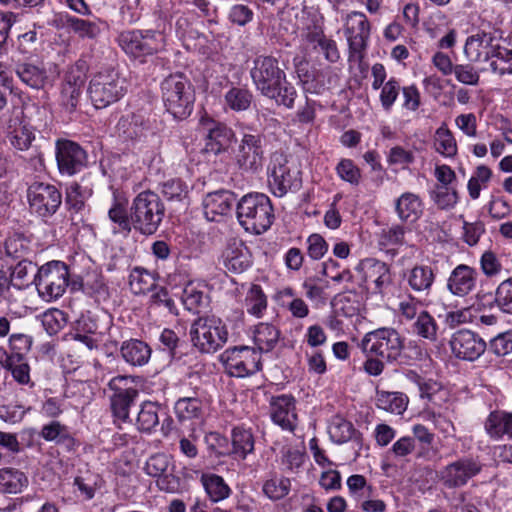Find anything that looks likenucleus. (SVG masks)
<instances>
[{
  "mask_svg": "<svg viewBox=\"0 0 512 512\" xmlns=\"http://www.w3.org/2000/svg\"><path fill=\"white\" fill-rule=\"evenodd\" d=\"M364 275V281L368 286L373 285V290L383 293L391 284L392 278L389 267L382 261L365 259L360 265Z\"/></svg>",
  "mask_w": 512,
  "mask_h": 512,
  "instance_id": "nucleus-24",
  "label": "nucleus"
},
{
  "mask_svg": "<svg viewBox=\"0 0 512 512\" xmlns=\"http://www.w3.org/2000/svg\"><path fill=\"white\" fill-rule=\"evenodd\" d=\"M117 41L121 49L134 58L162 52L167 46L166 35L156 30H125L118 35Z\"/></svg>",
  "mask_w": 512,
  "mask_h": 512,
  "instance_id": "nucleus-7",
  "label": "nucleus"
},
{
  "mask_svg": "<svg viewBox=\"0 0 512 512\" xmlns=\"http://www.w3.org/2000/svg\"><path fill=\"white\" fill-rule=\"evenodd\" d=\"M56 160L61 174L72 176L87 164V154L77 143L70 140L56 142Z\"/></svg>",
  "mask_w": 512,
  "mask_h": 512,
  "instance_id": "nucleus-17",
  "label": "nucleus"
},
{
  "mask_svg": "<svg viewBox=\"0 0 512 512\" xmlns=\"http://www.w3.org/2000/svg\"><path fill=\"white\" fill-rule=\"evenodd\" d=\"M240 225L253 234L265 232L273 222V208L268 196L262 193L244 195L237 204Z\"/></svg>",
  "mask_w": 512,
  "mask_h": 512,
  "instance_id": "nucleus-4",
  "label": "nucleus"
},
{
  "mask_svg": "<svg viewBox=\"0 0 512 512\" xmlns=\"http://www.w3.org/2000/svg\"><path fill=\"white\" fill-rule=\"evenodd\" d=\"M33 338L24 333H13L8 339V349L0 348V365L11 366L13 361L25 360L31 350Z\"/></svg>",
  "mask_w": 512,
  "mask_h": 512,
  "instance_id": "nucleus-27",
  "label": "nucleus"
},
{
  "mask_svg": "<svg viewBox=\"0 0 512 512\" xmlns=\"http://www.w3.org/2000/svg\"><path fill=\"white\" fill-rule=\"evenodd\" d=\"M256 89L265 97L273 99L278 105L287 108L294 106L297 92L287 81L284 70L278 61L270 56H259L253 62L250 71Z\"/></svg>",
  "mask_w": 512,
  "mask_h": 512,
  "instance_id": "nucleus-1",
  "label": "nucleus"
},
{
  "mask_svg": "<svg viewBox=\"0 0 512 512\" xmlns=\"http://www.w3.org/2000/svg\"><path fill=\"white\" fill-rule=\"evenodd\" d=\"M83 291L97 301L106 300L109 296L108 287L97 272L87 273L82 282Z\"/></svg>",
  "mask_w": 512,
  "mask_h": 512,
  "instance_id": "nucleus-50",
  "label": "nucleus"
},
{
  "mask_svg": "<svg viewBox=\"0 0 512 512\" xmlns=\"http://www.w3.org/2000/svg\"><path fill=\"white\" fill-rule=\"evenodd\" d=\"M174 410L180 422L201 420L203 404L200 399L195 397L180 398L175 403Z\"/></svg>",
  "mask_w": 512,
  "mask_h": 512,
  "instance_id": "nucleus-38",
  "label": "nucleus"
},
{
  "mask_svg": "<svg viewBox=\"0 0 512 512\" xmlns=\"http://www.w3.org/2000/svg\"><path fill=\"white\" fill-rule=\"evenodd\" d=\"M222 358L227 373L239 378L256 373L261 365L259 352L248 346L229 349Z\"/></svg>",
  "mask_w": 512,
  "mask_h": 512,
  "instance_id": "nucleus-14",
  "label": "nucleus"
},
{
  "mask_svg": "<svg viewBox=\"0 0 512 512\" xmlns=\"http://www.w3.org/2000/svg\"><path fill=\"white\" fill-rule=\"evenodd\" d=\"M290 489V479L276 474H273L266 479L262 486L264 495L272 501L283 499L289 494Z\"/></svg>",
  "mask_w": 512,
  "mask_h": 512,
  "instance_id": "nucleus-43",
  "label": "nucleus"
},
{
  "mask_svg": "<svg viewBox=\"0 0 512 512\" xmlns=\"http://www.w3.org/2000/svg\"><path fill=\"white\" fill-rule=\"evenodd\" d=\"M279 329L270 323H259L253 330V341L260 352H269L279 341Z\"/></svg>",
  "mask_w": 512,
  "mask_h": 512,
  "instance_id": "nucleus-37",
  "label": "nucleus"
},
{
  "mask_svg": "<svg viewBox=\"0 0 512 512\" xmlns=\"http://www.w3.org/2000/svg\"><path fill=\"white\" fill-rule=\"evenodd\" d=\"M20 80L33 89H42L53 81L42 64L22 63L16 68Z\"/></svg>",
  "mask_w": 512,
  "mask_h": 512,
  "instance_id": "nucleus-30",
  "label": "nucleus"
},
{
  "mask_svg": "<svg viewBox=\"0 0 512 512\" xmlns=\"http://www.w3.org/2000/svg\"><path fill=\"white\" fill-rule=\"evenodd\" d=\"M360 347L367 356L392 362L402 354L404 339L394 328L382 327L366 333Z\"/></svg>",
  "mask_w": 512,
  "mask_h": 512,
  "instance_id": "nucleus-6",
  "label": "nucleus"
},
{
  "mask_svg": "<svg viewBox=\"0 0 512 512\" xmlns=\"http://www.w3.org/2000/svg\"><path fill=\"white\" fill-rule=\"evenodd\" d=\"M29 484L28 477L24 472L13 467L0 469V493L19 494Z\"/></svg>",
  "mask_w": 512,
  "mask_h": 512,
  "instance_id": "nucleus-33",
  "label": "nucleus"
},
{
  "mask_svg": "<svg viewBox=\"0 0 512 512\" xmlns=\"http://www.w3.org/2000/svg\"><path fill=\"white\" fill-rule=\"evenodd\" d=\"M263 138L260 134L244 133L233 151L235 165L245 173H256L264 165Z\"/></svg>",
  "mask_w": 512,
  "mask_h": 512,
  "instance_id": "nucleus-12",
  "label": "nucleus"
},
{
  "mask_svg": "<svg viewBox=\"0 0 512 512\" xmlns=\"http://www.w3.org/2000/svg\"><path fill=\"white\" fill-rule=\"evenodd\" d=\"M247 312L257 318H261L267 310V297L259 285H252L245 297Z\"/></svg>",
  "mask_w": 512,
  "mask_h": 512,
  "instance_id": "nucleus-48",
  "label": "nucleus"
},
{
  "mask_svg": "<svg viewBox=\"0 0 512 512\" xmlns=\"http://www.w3.org/2000/svg\"><path fill=\"white\" fill-rule=\"evenodd\" d=\"M495 303L501 311L512 314V277L503 280L496 288Z\"/></svg>",
  "mask_w": 512,
  "mask_h": 512,
  "instance_id": "nucleus-61",
  "label": "nucleus"
},
{
  "mask_svg": "<svg viewBox=\"0 0 512 512\" xmlns=\"http://www.w3.org/2000/svg\"><path fill=\"white\" fill-rule=\"evenodd\" d=\"M200 129L205 135L206 151L214 154L225 152L235 139L231 128L208 117L201 118Z\"/></svg>",
  "mask_w": 512,
  "mask_h": 512,
  "instance_id": "nucleus-18",
  "label": "nucleus"
},
{
  "mask_svg": "<svg viewBox=\"0 0 512 512\" xmlns=\"http://www.w3.org/2000/svg\"><path fill=\"white\" fill-rule=\"evenodd\" d=\"M193 346L202 353H214L228 341V329L223 320L214 315L199 317L190 327Z\"/></svg>",
  "mask_w": 512,
  "mask_h": 512,
  "instance_id": "nucleus-5",
  "label": "nucleus"
},
{
  "mask_svg": "<svg viewBox=\"0 0 512 512\" xmlns=\"http://www.w3.org/2000/svg\"><path fill=\"white\" fill-rule=\"evenodd\" d=\"M376 405L387 412L401 415L408 405V398L399 392L380 391L377 393Z\"/></svg>",
  "mask_w": 512,
  "mask_h": 512,
  "instance_id": "nucleus-40",
  "label": "nucleus"
},
{
  "mask_svg": "<svg viewBox=\"0 0 512 512\" xmlns=\"http://www.w3.org/2000/svg\"><path fill=\"white\" fill-rule=\"evenodd\" d=\"M184 307L193 313L207 304V296L199 283L187 282L181 292Z\"/></svg>",
  "mask_w": 512,
  "mask_h": 512,
  "instance_id": "nucleus-39",
  "label": "nucleus"
},
{
  "mask_svg": "<svg viewBox=\"0 0 512 512\" xmlns=\"http://www.w3.org/2000/svg\"><path fill=\"white\" fill-rule=\"evenodd\" d=\"M92 191L87 186L72 182L66 190V203L76 212L83 209L85 201L91 196Z\"/></svg>",
  "mask_w": 512,
  "mask_h": 512,
  "instance_id": "nucleus-55",
  "label": "nucleus"
},
{
  "mask_svg": "<svg viewBox=\"0 0 512 512\" xmlns=\"http://www.w3.org/2000/svg\"><path fill=\"white\" fill-rule=\"evenodd\" d=\"M235 200L234 194L226 190L207 194L203 200V211L206 219L208 221H220L224 216L230 214Z\"/></svg>",
  "mask_w": 512,
  "mask_h": 512,
  "instance_id": "nucleus-21",
  "label": "nucleus"
},
{
  "mask_svg": "<svg viewBox=\"0 0 512 512\" xmlns=\"http://www.w3.org/2000/svg\"><path fill=\"white\" fill-rule=\"evenodd\" d=\"M344 32L349 48L353 53L365 49L370 35V25L366 16L361 12H352L347 15Z\"/></svg>",
  "mask_w": 512,
  "mask_h": 512,
  "instance_id": "nucleus-20",
  "label": "nucleus"
},
{
  "mask_svg": "<svg viewBox=\"0 0 512 512\" xmlns=\"http://www.w3.org/2000/svg\"><path fill=\"white\" fill-rule=\"evenodd\" d=\"M420 416L424 421L431 422L434 427L444 435V437L447 438L455 436L456 429L451 420L450 408L448 405H427V407L421 412Z\"/></svg>",
  "mask_w": 512,
  "mask_h": 512,
  "instance_id": "nucleus-29",
  "label": "nucleus"
},
{
  "mask_svg": "<svg viewBox=\"0 0 512 512\" xmlns=\"http://www.w3.org/2000/svg\"><path fill=\"white\" fill-rule=\"evenodd\" d=\"M252 98L249 90L232 87L224 95L225 107L235 112L245 111L250 107Z\"/></svg>",
  "mask_w": 512,
  "mask_h": 512,
  "instance_id": "nucleus-47",
  "label": "nucleus"
},
{
  "mask_svg": "<svg viewBox=\"0 0 512 512\" xmlns=\"http://www.w3.org/2000/svg\"><path fill=\"white\" fill-rule=\"evenodd\" d=\"M413 327L418 336L430 341L437 339V323L427 311H420Z\"/></svg>",
  "mask_w": 512,
  "mask_h": 512,
  "instance_id": "nucleus-56",
  "label": "nucleus"
},
{
  "mask_svg": "<svg viewBox=\"0 0 512 512\" xmlns=\"http://www.w3.org/2000/svg\"><path fill=\"white\" fill-rule=\"evenodd\" d=\"M121 355L132 366H143L151 357V348L143 341L129 340L122 344Z\"/></svg>",
  "mask_w": 512,
  "mask_h": 512,
  "instance_id": "nucleus-36",
  "label": "nucleus"
},
{
  "mask_svg": "<svg viewBox=\"0 0 512 512\" xmlns=\"http://www.w3.org/2000/svg\"><path fill=\"white\" fill-rule=\"evenodd\" d=\"M395 212L405 223H415L424 212V202L413 192H404L395 200Z\"/></svg>",
  "mask_w": 512,
  "mask_h": 512,
  "instance_id": "nucleus-28",
  "label": "nucleus"
},
{
  "mask_svg": "<svg viewBox=\"0 0 512 512\" xmlns=\"http://www.w3.org/2000/svg\"><path fill=\"white\" fill-rule=\"evenodd\" d=\"M407 377L415 381L419 387L420 396L429 399L428 405H437L440 400L446 398L447 393L441 389L440 385L433 381H424L416 373L410 371L407 373Z\"/></svg>",
  "mask_w": 512,
  "mask_h": 512,
  "instance_id": "nucleus-45",
  "label": "nucleus"
},
{
  "mask_svg": "<svg viewBox=\"0 0 512 512\" xmlns=\"http://www.w3.org/2000/svg\"><path fill=\"white\" fill-rule=\"evenodd\" d=\"M158 410V405L151 401L142 403L136 419L138 429L151 432L159 423Z\"/></svg>",
  "mask_w": 512,
  "mask_h": 512,
  "instance_id": "nucleus-51",
  "label": "nucleus"
},
{
  "mask_svg": "<svg viewBox=\"0 0 512 512\" xmlns=\"http://www.w3.org/2000/svg\"><path fill=\"white\" fill-rule=\"evenodd\" d=\"M434 147L439 154L446 158L454 157L457 154V142L445 123L435 132Z\"/></svg>",
  "mask_w": 512,
  "mask_h": 512,
  "instance_id": "nucleus-42",
  "label": "nucleus"
},
{
  "mask_svg": "<svg viewBox=\"0 0 512 512\" xmlns=\"http://www.w3.org/2000/svg\"><path fill=\"white\" fill-rule=\"evenodd\" d=\"M164 106L174 118L184 119L193 110L195 101L194 87L183 73L167 76L161 83Z\"/></svg>",
  "mask_w": 512,
  "mask_h": 512,
  "instance_id": "nucleus-3",
  "label": "nucleus"
},
{
  "mask_svg": "<svg viewBox=\"0 0 512 512\" xmlns=\"http://www.w3.org/2000/svg\"><path fill=\"white\" fill-rule=\"evenodd\" d=\"M37 267L31 261L21 260L13 268L10 275L11 284L22 289L29 284L34 283V277L37 273Z\"/></svg>",
  "mask_w": 512,
  "mask_h": 512,
  "instance_id": "nucleus-44",
  "label": "nucleus"
},
{
  "mask_svg": "<svg viewBox=\"0 0 512 512\" xmlns=\"http://www.w3.org/2000/svg\"><path fill=\"white\" fill-rule=\"evenodd\" d=\"M275 300L280 307L289 311L294 318L303 319L309 315L308 304L290 287L277 291Z\"/></svg>",
  "mask_w": 512,
  "mask_h": 512,
  "instance_id": "nucleus-31",
  "label": "nucleus"
},
{
  "mask_svg": "<svg viewBox=\"0 0 512 512\" xmlns=\"http://www.w3.org/2000/svg\"><path fill=\"white\" fill-rule=\"evenodd\" d=\"M188 186L180 179H171L163 184L162 193L169 201H183L188 195Z\"/></svg>",
  "mask_w": 512,
  "mask_h": 512,
  "instance_id": "nucleus-62",
  "label": "nucleus"
},
{
  "mask_svg": "<svg viewBox=\"0 0 512 512\" xmlns=\"http://www.w3.org/2000/svg\"><path fill=\"white\" fill-rule=\"evenodd\" d=\"M41 322L45 331L49 335H55L64 327L66 319L61 310L54 308L49 309L42 314Z\"/></svg>",
  "mask_w": 512,
  "mask_h": 512,
  "instance_id": "nucleus-59",
  "label": "nucleus"
},
{
  "mask_svg": "<svg viewBox=\"0 0 512 512\" xmlns=\"http://www.w3.org/2000/svg\"><path fill=\"white\" fill-rule=\"evenodd\" d=\"M201 484L213 503H218L230 497L232 490L223 477L214 473H202Z\"/></svg>",
  "mask_w": 512,
  "mask_h": 512,
  "instance_id": "nucleus-34",
  "label": "nucleus"
},
{
  "mask_svg": "<svg viewBox=\"0 0 512 512\" xmlns=\"http://www.w3.org/2000/svg\"><path fill=\"white\" fill-rule=\"evenodd\" d=\"M5 252L12 258H22L31 252V241L22 234L15 233L5 240Z\"/></svg>",
  "mask_w": 512,
  "mask_h": 512,
  "instance_id": "nucleus-54",
  "label": "nucleus"
},
{
  "mask_svg": "<svg viewBox=\"0 0 512 512\" xmlns=\"http://www.w3.org/2000/svg\"><path fill=\"white\" fill-rule=\"evenodd\" d=\"M429 196L432 203L440 210H452L459 202V195L454 186H434Z\"/></svg>",
  "mask_w": 512,
  "mask_h": 512,
  "instance_id": "nucleus-41",
  "label": "nucleus"
},
{
  "mask_svg": "<svg viewBox=\"0 0 512 512\" xmlns=\"http://www.w3.org/2000/svg\"><path fill=\"white\" fill-rule=\"evenodd\" d=\"M330 439L336 444H344L354 438L353 424L340 416L334 417L328 427Z\"/></svg>",
  "mask_w": 512,
  "mask_h": 512,
  "instance_id": "nucleus-46",
  "label": "nucleus"
},
{
  "mask_svg": "<svg viewBox=\"0 0 512 512\" xmlns=\"http://www.w3.org/2000/svg\"><path fill=\"white\" fill-rule=\"evenodd\" d=\"M129 284L135 294H143L154 287L155 280L147 271L136 268L130 274Z\"/></svg>",
  "mask_w": 512,
  "mask_h": 512,
  "instance_id": "nucleus-58",
  "label": "nucleus"
},
{
  "mask_svg": "<svg viewBox=\"0 0 512 512\" xmlns=\"http://www.w3.org/2000/svg\"><path fill=\"white\" fill-rule=\"evenodd\" d=\"M68 280L69 272L66 264L61 261H51L38 268L34 284L39 296L51 302L64 294Z\"/></svg>",
  "mask_w": 512,
  "mask_h": 512,
  "instance_id": "nucleus-10",
  "label": "nucleus"
},
{
  "mask_svg": "<svg viewBox=\"0 0 512 512\" xmlns=\"http://www.w3.org/2000/svg\"><path fill=\"white\" fill-rule=\"evenodd\" d=\"M408 286L416 293H429L435 281V273L428 265H415L405 273Z\"/></svg>",
  "mask_w": 512,
  "mask_h": 512,
  "instance_id": "nucleus-32",
  "label": "nucleus"
},
{
  "mask_svg": "<svg viewBox=\"0 0 512 512\" xmlns=\"http://www.w3.org/2000/svg\"><path fill=\"white\" fill-rule=\"evenodd\" d=\"M482 470L481 463L472 457H462L446 465L440 472L439 478L444 486L457 488L464 486L470 479Z\"/></svg>",
  "mask_w": 512,
  "mask_h": 512,
  "instance_id": "nucleus-16",
  "label": "nucleus"
},
{
  "mask_svg": "<svg viewBox=\"0 0 512 512\" xmlns=\"http://www.w3.org/2000/svg\"><path fill=\"white\" fill-rule=\"evenodd\" d=\"M164 208L157 194L145 191L133 202L131 220L134 227L143 234H153L159 227Z\"/></svg>",
  "mask_w": 512,
  "mask_h": 512,
  "instance_id": "nucleus-9",
  "label": "nucleus"
},
{
  "mask_svg": "<svg viewBox=\"0 0 512 512\" xmlns=\"http://www.w3.org/2000/svg\"><path fill=\"white\" fill-rule=\"evenodd\" d=\"M272 421L282 429L293 431L297 424L295 399L289 395L272 398L270 403Z\"/></svg>",
  "mask_w": 512,
  "mask_h": 512,
  "instance_id": "nucleus-23",
  "label": "nucleus"
},
{
  "mask_svg": "<svg viewBox=\"0 0 512 512\" xmlns=\"http://www.w3.org/2000/svg\"><path fill=\"white\" fill-rule=\"evenodd\" d=\"M134 380L129 376L113 377L109 383V388L114 391L111 397V410L116 420L126 422L129 418V409L138 396V391L129 386Z\"/></svg>",
  "mask_w": 512,
  "mask_h": 512,
  "instance_id": "nucleus-15",
  "label": "nucleus"
},
{
  "mask_svg": "<svg viewBox=\"0 0 512 512\" xmlns=\"http://www.w3.org/2000/svg\"><path fill=\"white\" fill-rule=\"evenodd\" d=\"M233 453L242 459L254 450V438L250 430L236 427L232 431Z\"/></svg>",
  "mask_w": 512,
  "mask_h": 512,
  "instance_id": "nucleus-49",
  "label": "nucleus"
},
{
  "mask_svg": "<svg viewBox=\"0 0 512 512\" xmlns=\"http://www.w3.org/2000/svg\"><path fill=\"white\" fill-rule=\"evenodd\" d=\"M464 56L470 63H486L490 61L491 69L496 72L497 65L494 59L509 64L512 71V49L501 45L500 39L489 32L478 31L467 37Z\"/></svg>",
  "mask_w": 512,
  "mask_h": 512,
  "instance_id": "nucleus-2",
  "label": "nucleus"
},
{
  "mask_svg": "<svg viewBox=\"0 0 512 512\" xmlns=\"http://www.w3.org/2000/svg\"><path fill=\"white\" fill-rule=\"evenodd\" d=\"M336 173L340 179L351 185H358L361 179V171L350 159H342L336 166Z\"/></svg>",
  "mask_w": 512,
  "mask_h": 512,
  "instance_id": "nucleus-63",
  "label": "nucleus"
},
{
  "mask_svg": "<svg viewBox=\"0 0 512 512\" xmlns=\"http://www.w3.org/2000/svg\"><path fill=\"white\" fill-rule=\"evenodd\" d=\"M477 272L474 268L459 264L450 273L447 289L455 296L464 297L476 287Z\"/></svg>",
  "mask_w": 512,
  "mask_h": 512,
  "instance_id": "nucleus-25",
  "label": "nucleus"
},
{
  "mask_svg": "<svg viewBox=\"0 0 512 512\" xmlns=\"http://www.w3.org/2000/svg\"><path fill=\"white\" fill-rule=\"evenodd\" d=\"M304 462L305 453L296 448H287L281 459L284 471L288 473H298Z\"/></svg>",
  "mask_w": 512,
  "mask_h": 512,
  "instance_id": "nucleus-64",
  "label": "nucleus"
},
{
  "mask_svg": "<svg viewBox=\"0 0 512 512\" xmlns=\"http://www.w3.org/2000/svg\"><path fill=\"white\" fill-rule=\"evenodd\" d=\"M491 177L492 171L489 167L480 165L476 168L467 184L468 193L471 199L476 200L479 198L481 190L487 188Z\"/></svg>",
  "mask_w": 512,
  "mask_h": 512,
  "instance_id": "nucleus-53",
  "label": "nucleus"
},
{
  "mask_svg": "<svg viewBox=\"0 0 512 512\" xmlns=\"http://www.w3.org/2000/svg\"><path fill=\"white\" fill-rule=\"evenodd\" d=\"M27 200L32 214L48 218L59 209L62 203V194L52 184L34 182L27 189Z\"/></svg>",
  "mask_w": 512,
  "mask_h": 512,
  "instance_id": "nucleus-13",
  "label": "nucleus"
},
{
  "mask_svg": "<svg viewBox=\"0 0 512 512\" xmlns=\"http://www.w3.org/2000/svg\"><path fill=\"white\" fill-rule=\"evenodd\" d=\"M480 269L487 278H499L503 271L500 258L492 250H486L479 259Z\"/></svg>",
  "mask_w": 512,
  "mask_h": 512,
  "instance_id": "nucleus-57",
  "label": "nucleus"
},
{
  "mask_svg": "<svg viewBox=\"0 0 512 512\" xmlns=\"http://www.w3.org/2000/svg\"><path fill=\"white\" fill-rule=\"evenodd\" d=\"M171 465L167 455L155 454L151 456L145 465L146 473L157 478L158 487L166 492H173L177 488V481L171 474Z\"/></svg>",
  "mask_w": 512,
  "mask_h": 512,
  "instance_id": "nucleus-22",
  "label": "nucleus"
},
{
  "mask_svg": "<svg viewBox=\"0 0 512 512\" xmlns=\"http://www.w3.org/2000/svg\"><path fill=\"white\" fill-rule=\"evenodd\" d=\"M485 430L495 440L501 439L504 435L509 436L507 412L496 411L490 413L485 422Z\"/></svg>",
  "mask_w": 512,
  "mask_h": 512,
  "instance_id": "nucleus-52",
  "label": "nucleus"
},
{
  "mask_svg": "<svg viewBox=\"0 0 512 512\" xmlns=\"http://www.w3.org/2000/svg\"><path fill=\"white\" fill-rule=\"evenodd\" d=\"M450 347L457 358L474 361L485 352L486 343L470 330H459L452 335Z\"/></svg>",
  "mask_w": 512,
  "mask_h": 512,
  "instance_id": "nucleus-19",
  "label": "nucleus"
},
{
  "mask_svg": "<svg viewBox=\"0 0 512 512\" xmlns=\"http://www.w3.org/2000/svg\"><path fill=\"white\" fill-rule=\"evenodd\" d=\"M301 182V171L295 161L289 160L283 155L274 157L268 183L275 196L282 197L288 191L298 190L301 187Z\"/></svg>",
  "mask_w": 512,
  "mask_h": 512,
  "instance_id": "nucleus-11",
  "label": "nucleus"
},
{
  "mask_svg": "<svg viewBox=\"0 0 512 512\" xmlns=\"http://www.w3.org/2000/svg\"><path fill=\"white\" fill-rule=\"evenodd\" d=\"M224 266L231 272L242 273L251 263V254L248 248L240 240L229 241L222 253Z\"/></svg>",
  "mask_w": 512,
  "mask_h": 512,
  "instance_id": "nucleus-26",
  "label": "nucleus"
},
{
  "mask_svg": "<svg viewBox=\"0 0 512 512\" xmlns=\"http://www.w3.org/2000/svg\"><path fill=\"white\" fill-rule=\"evenodd\" d=\"M8 139L15 149L20 151L28 150L35 140L34 128L24 120L14 121L10 125Z\"/></svg>",
  "mask_w": 512,
  "mask_h": 512,
  "instance_id": "nucleus-35",
  "label": "nucleus"
},
{
  "mask_svg": "<svg viewBox=\"0 0 512 512\" xmlns=\"http://www.w3.org/2000/svg\"><path fill=\"white\" fill-rule=\"evenodd\" d=\"M415 160L412 150L406 149L400 145L393 146L387 153V162L390 165L406 169Z\"/></svg>",
  "mask_w": 512,
  "mask_h": 512,
  "instance_id": "nucleus-60",
  "label": "nucleus"
},
{
  "mask_svg": "<svg viewBox=\"0 0 512 512\" xmlns=\"http://www.w3.org/2000/svg\"><path fill=\"white\" fill-rule=\"evenodd\" d=\"M126 91L125 79L114 70L97 73L88 86L89 98L97 109L106 108L119 101Z\"/></svg>",
  "mask_w": 512,
  "mask_h": 512,
  "instance_id": "nucleus-8",
  "label": "nucleus"
}]
</instances>
